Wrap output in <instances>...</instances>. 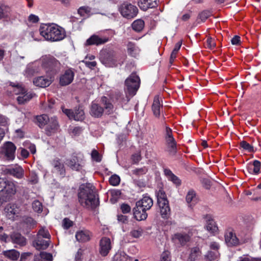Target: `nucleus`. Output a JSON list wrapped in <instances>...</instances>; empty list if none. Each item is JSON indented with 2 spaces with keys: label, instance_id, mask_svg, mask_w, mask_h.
Listing matches in <instances>:
<instances>
[{
  "label": "nucleus",
  "instance_id": "nucleus-13",
  "mask_svg": "<svg viewBox=\"0 0 261 261\" xmlns=\"http://www.w3.org/2000/svg\"><path fill=\"white\" fill-rule=\"evenodd\" d=\"M112 248L111 240L107 237H103L99 242V251L103 256H107Z\"/></svg>",
  "mask_w": 261,
  "mask_h": 261
},
{
  "label": "nucleus",
  "instance_id": "nucleus-39",
  "mask_svg": "<svg viewBox=\"0 0 261 261\" xmlns=\"http://www.w3.org/2000/svg\"><path fill=\"white\" fill-rule=\"evenodd\" d=\"M77 13L82 17H88L91 14V9L87 6L81 7L78 9Z\"/></svg>",
  "mask_w": 261,
  "mask_h": 261
},
{
  "label": "nucleus",
  "instance_id": "nucleus-11",
  "mask_svg": "<svg viewBox=\"0 0 261 261\" xmlns=\"http://www.w3.org/2000/svg\"><path fill=\"white\" fill-rule=\"evenodd\" d=\"M63 112L69 119H73L75 121H82L85 118V113L81 108L75 109L74 112L69 109H63Z\"/></svg>",
  "mask_w": 261,
  "mask_h": 261
},
{
  "label": "nucleus",
  "instance_id": "nucleus-26",
  "mask_svg": "<svg viewBox=\"0 0 261 261\" xmlns=\"http://www.w3.org/2000/svg\"><path fill=\"white\" fill-rule=\"evenodd\" d=\"M138 4L140 8L143 11L154 8L157 5L156 0H139Z\"/></svg>",
  "mask_w": 261,
  "mask_h": 261
},
{
  "label": "nucleus",
  "instance_id": "nucleus-37",
  "mask_svg": "<svg viewBox=\"0 0 261 261\" xmlns=\"http://www.w3.org/2000/svg\"><path fill=\"white\" fill-rule=\"evenodd\" d=\"M36 237L39 238H42L47 240L49 239V240L51 239V236L45 227H41L37 232Z\"/></svg>",
  "mask_w": 261,
  "mask_h": 261
},
{
  "label": "nucleus",
  "instance_id": "nucleus-25",
  "mask_svg": "<svg viewBox=\"0 0 261 261\" xmlns=\"http://www.w3.org/2000/svg\"><path fill=\"white\" fill-rule=\"evenodd\" d=\"M92 233L88 230H82L76 232L75 238L77 241L84 243L90 241Z\"/></svg>",
  "mask_w": 261,
  "mask_h": 261
},
{
  "label": "nucleus",
  "instance_id": "nucleus-22",
  "mask_svg": "<svg viewBox=\"0 0 261 261\" xmlns=\"http://www.w3.org/2000/svg\"><path fill=\"white\" fill-rule=\"evenodd\" d=\"M100 101L101 105L103 106V108L106 110V112L107 114H110L114 112L115 111V107L113 104V99L103 96L101 97Z\"/></svg>",
  "mask_w": 261,
  "mask_h": 261
},
{
  "label": "nucleus",
  "instance_id": "nucleus-29",
  "mask_svg": "<svg viewBox=\"0 0 261 261\" xmlns=\"http://www.w3.org/2000/svg\"><path fill=\"white\" fill-rule=\"evenodd\" d=\"M35 94L27 90L23 94H21L17 97V101L19 105H23L29 101Z\"/></svg>",
  "mask_w": 261,
  "mask_h": 261
},
{
  "label": "nucleus",
  "instance_id": "nucleus-16",
  "mask_svg": "<svg viewBox=\"0 0 261 261\" xmlns=\"http://www.w3.org/2000/svg\"><path fill=\"white\" fill-rule=\"evenodd\" d=\"M7 174L14 176L18 179H21L23 177L24 170L19 165H16L13 167H11L6 169Z\"/></svg>",
  "mask_w": 261,
  "mask_h": 261
},
{
  "label": "nucleus",
  "instance_id": "nucleus-63",
  "mask_svg": "<svg viewBox=\"0 0 261 261\" xmlns=\"http://www.w3.org/2000/svg\"><path fill=\"white\" fill-rule=\"evenodd\" d=\"M207 47L209 48H213L215 47V43L214 40L212 38H208L206 40Z\"/></svg>",
  "mask_w": 261,
  "mask_h": 261
},
{
  "label": "nucleus",
  "instance_id": "nucleus-60",
  "mask_svg": "<svg viewBox=\"0 0 261 261\" xmlns=\"http://www.w3.org/2000/svg\"><path fill=\"white\" fill-rule=\"evenodd\" d=\"M72 225V222L68 218H64L63 220V226L67 229Z\"/></svg>",
  "mask_w": 261,
  "mask_h": 261
},
{
  "label": "nucleus",
  "instance_id": "nucleus-10",
  "mask_svg": "<svg viewBox=\"0 0 261 261\" xmlns=\"http://www.w3.org/2000/svg\"><path fill=\"white\" fill-rule=\"evenodd\" d=\"M162 98L159 95H155L154 97L151 106V111L153 116L156 118H160L163 113Z\"/></svg>",
  "mask_w": 261,
  "mask_h": 261
},
{
  "label": "nucleus",
  "instance_id": "nucleus-6",
  "mask_svg": "<svg viewBox=\"0 0 261 261\" xmlns=\"http://www.w3.org/2000/svg\"><path fill=\"white\" fill-rule=\"evenodd\" d=\"M119 11L121 15L128 19L135 18L138 13V9L130 3H124L119 7Z\"/></svg>",
  "mask_w": 261,
  "mask_h": 261
},
{
  "label": "nucleus",
  "instance_id": "nucleus-57",
  "mask_svg": "<svg viewBox=\"0 0 261 261\" xmlns=\"http://www.w3.org/2000/svg\"><path fill=\"white\" fill-rule=\"evenodd\" d=\"M8 14L6 11V7L5 6H0V19L7 17Z\"/></svg>",
  "mask_w": 261,
  "mask_h": 261
},
{
  "label": "nucleus",
  "instance_id": "nucleus-30",
  "mask_svg": "<svg viewBox=\"0 0 261 261\" xmlns=\"http://www.w3.org/2000/svg\"><path fill=\"white\" fill-rule=\"evenodd\" d=\"M172 239L175 243H179L182 246L189 241L190 237L186 233H177L173 236Z\"/></svg>",
  "mask_w": 261,
  "mask_h": 261
},
{
  "label": "nucleus",
  "instance_id": "nucleus-18",
  "mask_svg": "<svg viewBox=\"0 0 261 261\" xmlns=\"http://www.w3.org/2000/svg\"><path fill=\"white\" fill-rule=\"evenodd\" d=\"M104 108L99 104L92 102L90 107V114L95 118L101 117L103 113Z\"/></svg>",
  "mask_w": 261,
  "mask_h": 261
},
{
  "label": "nucleus",
  "instance_id": "nucleus-32",
  "mask_svg": "<svg viewBox=\"0 0 261 261\" xmlns=\"http://www.w3.org/2000/svg\"><path fill=\"white\" fill-rule=\"evenodd\" d=\"M260 168V162L255 160L252 164H249L247 165V170L249 173L257 174L259 172Z\"/></svg>",
  "mask_w": 261,
  "mask_h": 261
},
{
  "label": "nucleus",
  "instance_id": "nucleus-23",
  "mask_svg": "<svg viewBox=\"0 0 261 261\" xmlns=\"http://www.w3.org/2000/svg\"><path fill=\"white\" fill-rule=\"evenodd\" d=\"M160 208L161 216L163 219H168L171 214V210L169 204V201L158 203Z\"/></svg>",
  "mask_w": 261,
  "mask_h": 261
},
{
  "label": "nucleus",
  "instance_id": "nucleus-38",
  "mask_svg": "<svg viewBox=\"0 0 261 261\" xmlns=\"http://www.w3.org/2000/svg\"><path fill=\"white\" fill-rule=\"evenodd\" d=\"M132 27L134 31L140 32L144 27V22L141 19L136 20L133 22Z\"/></svg>",
  "mask_w": 261,
  "mask_h": 261
},
{
  "label": "nucleus",
  "instance_id": "nucleus-44",
  "mask_svg": "<svg viewBox=\"0 0 261 261\" xmlns=\"http://www.w3.org/2000/svg\"><path fill=\"white\" fill-rule=\"evenodd\" d=\"M32 208L35 212L41 213L42 212L43 206L39 200H35L32 203Z\"/></svg>",
  "mask_w": 261,
  "mask_h": 261
},
{
  "label": "nucleus",
  "instance_id": "nucleus-1",
  "mask_svg": "<svg viewBox=\"0 0 261 261\" xmlns=\"http://www.w3.org/2000/svg\"><path fill=\"white\" fill-rule=\"evenodd\" d=\"M95 187L90 183L83 184L79 188V201L81 204L86 207L94 208L98 205Z\"/></svg>",
  "mask_w": 261,
  "mask_h": 261
},
{
  "label": "nucleus",
  "instance_id": "nucleus-31",
  "mask_svg": "<svg viewBox=\"0 0 261 261\" xmlns=\"http://www.w3.org/2000/svg\"><path fill=\"white\" fill-rule=\"evenodd\" d=\"M164 172L169 180L171 181L177 186L180 185L181 180L177 176L174 175L170 169H165Z\"/></svg>",
  "mask_w": 261,
  "mask_h": 261
},
{
  "label": "nucleus",
  "instance_id": "nucleus-64",
  "mask_svg": "<svg viewBox=\"0 0 261 261\" xmlns=\"http://www.w3.org/2000/svg\"><path fill=\"white\" fill-rule=\"evenodd\" d=\"M83 250L82 249H79L75 255V261H82V256Z\"/></svg>",
  "mask_w": 261,
  "mask_h": 261
},
{
  "label": "nucleus",
  "instance_id": "nucleus-12",
  "mask_svg": "<svg viewBox=\"0 0 261 261\" xmlns=\"http://www.w3.org/2000/svg\"><path fill=\"white\" fill-rule=\"evenodd\" d=\"M225 242L228 246H234L245 241L238 238L232 230H228L225 234Z\"/></svg>",
  "mask_w": 261,
  "mask_h": 261
},
{
  "label": "nucleus",
  "instance_id": "nucleus-19",
  "mask_svg": "<svg viewBox=\"0 0 261 261\" xmlns=\"http://www.w3.org/2000/svg\"><path fill=\"white\" fill-rule=\"evenodd\" d=\"M108 40L109 39L107 38H101L98 35H93L86 40L85 45L87 46L99 45L107 42Z\"/></svg>",
  "mask_w": 261,
  "mask_h": 261
},
{
  "label": "nucleus",
  "instance_id": "nucleus-62",
  "mask_svg": "<svg viewBox=\"0 0 261 261\" xmlns=\"http://www.w3.org/2000/svg\"><path fill=\"white\" fill-rule=\"evenodd\" d=\"M18 151H20V154H21L22 158L23 159L27 158L29 155V151L27 149H25L22 147L19 148Z\"/></svg>",
  "mask_w": 261,
  "mask_h": 261
},
{
  "label": "nucleus",
  "instance_id": "nucleus-33",
  "mask_svg": "<svg viewBox=\"0 0 261 261\" xmlns=\"http://www.w3.org/2000/svg\"><path fill=\"white\" fill-rule=\"evenodd\" d=\"M127 49L128 54L134 57H136L139 54L140 51V49L136 44L132 42H128Z\"/></svg>",
  "mask_w": 261,
  "mask_h": 261
},
{
  "label": "nucleus",
  "instance_id": "nucleus-42",
  "mask_svg": "<svg viewBox=\"0 0 261 261\" xmlns=\"http://www.w3.org/2000/svg\"><path fill=\"white\" fill-rule=\"evenodd\" d=\"M181 44V41H179L175 44L174 48L170 55V62L171 63H172L173 62L174 60L176 58L177 53L178 51L179 50Z\"/></svg>",
  "mask_w": 261,
  "mask_h": 261
},
{
  "label": "nucleus",
  "instance_id": "nucleus-3",
  "mask_svg": "<svg viewBox=\"0 0 261 261\" xmlns=\"http://www.w3.org/2000/svg\"><path fill=\"white\" fill-rule=\"evenodd\" d=\"M152 205V199L148 196H143L136 202V206L133 208L135 219L138 221L145 220L147 217L146 211L150 210Z\"/></svg>",
  "mask_w": 261,
  "mask_h": 261
},
{
  "label": "nucleus",
  "instance_id": "nucleus-56",
  "mask_svg": "<svg viewBox=\"0 0 261 261\" xmlns=\"http://www.w3.org/2000/svg\"><path fill=\"white\" fill-rule=\"evenodd\" d=\"M211 13L208 11H203L199 14V18L204 21L210 16Z\"/></svg>",
  "mask_w": 261,
  "mask_h": 261
},
{
  "label": "nucleus",
  "instance_id": "nucleus-27",
  "mask_svg": "<svg viewBox=\"0 0 261 261\" xmlns=\"http://www.w3.org/2000/svg\"><path fill=\"white\" fill-rule=\"evenodd\" d=\"M10 238L14 244H16L20 246H24L26 244L25 238L18 232L12 233Z\"/></svg>",
  "mask_w": 261,
  "mask_h": 261
},
{
  "label": "nucleus",
  "instance_id": "nucleus-14",
  "mask_svg": "<svg viewBox=\"0 0 261 261\" xmlns=\"http://www.w3.org/2000/svg\"><path fill=\"white\" fill-rule=\"evenodd\" d=\"M59 128V125L56 117L50 118L45 128L46 134L49 136L57 132Z\"/></svg>",
  "mask_w": 261,
  "mask_h": 261
},
{
  "label": "nucleus",
  "instance_id": "nucleus-46",
  "mask_svg": "<svg viewBox=\"0 0 261 261\" xmlns=\"http://www.w3.org/2000/svg\"><path fill=\"white\" fill-rule=\"evenodd\" d=\"M200 254V251L198 247H194L191 249L189 258L191 260H194Z\"/></svg>",
  "mask_w": 261,
  "mask_h": 261
},
{
  "label": "nucleus",
  "instance_id": "nucleus-43",
  "mask_svg": "<svg viewBox=\"0 0 261 261\" xmlns=\"http://www.w3.org/2000/svg\"><path fill=\"white\" fill-rule=\"evenodd\" d=\"M240 147L244 150L249 152H254L255 151L253 146L245 141H242L240 143Z\"/></svg>",
  "mask_w": 261,
  "mask_h": 261
},
{
  "label": "nucleus",
  "instance_id": "nucleus-9",
  "mask_svg": "<svg viewBox=\"0 0 261 261\" xmlns=\"http://www.w3.org/2000/svg\"><path fill=\"white\" fill-rule=\"evenodd\" d=\"M74 71L72 68L65 70L60 76L59 83L61 86H65L71 84L74 76Z\"/></svg>",
  "mask_w": 261,
  "mask_h": 261
},
{
  "label": "nucleus",
  "instance_id": "nucleus-15",
  "mask_svg": "<svg viewBox=\"0 0 261 261\" xmlns=\"http://www.w3.org/2000/svg\"><path fill=\"white\" fill-rule=\"evenodd\" d=\"M3 191V194L5 195L7 198H9L14 195L17 192V186L15 182L12 181L6 180V185Z\"/></svg>",
  "mask_w": 261,
  "mask_h": 261
},
{
  "label": "nucleus",
  "instance_id": "nucleus-51",
  "mask_svg": "<svg viewBox=\"0 0 261 261\" xmlns=\"http://www.w3.org/2000/svg\"><path fill=\"white\" fill-rule=\"evenodd\" d=\"M132 160L133 164H137L142 159L140 152H137L132 155Z\"/></svg>",
  "mask_w": 261,
  "mask_h": 261
},
{
  "label": "nucleus",
  "instance_id": "nucleus-58",
  "mask_svg": "<svg viewBox=\"0 0 261 261\" xmlns=\"http://www.w3.org/2000/svg\"><path fill=\"white\" fill-rule=\"evenodd\" d=\"M239 261H260L258 258L252 257L251 256H243L240 257L239 258Z\"/></svg>",
  "mask_w": 261,
  "mask_h": 261
},
{
  "label": "nucleus",
  "instance_id": "nucleus-5",
  "mask_svg": "<svg viewBox=\"0 0 261 261\" xmlns=\"http://www.w3.org/2000/svg\"><path fill=\"white\" fill-rule=\"evenodd\" d=\"M42 67L46 72L56 73L60 68V63L52 56H43L41 59Z\"/></svg>",
  "mask_w": 261,
  "mask_h": 261
},
{
  "label": "nucleus",
  "instance_id": "nucleus-47",
  "mask_svg": "<svg viewBox=\"0 0 261 261\" xmlns=\"http://www.w3.org/2000/svg\"><path fill=\"white\" fill-rule=\"evenodd\" d=\"M120 181V178L119 176L114 174L112 175L109 178V182L110 185L113 186H118Z\"/></svg>",
  "mask_w": 261,
  "mask_h": 261
},
{
  "label": "nucleus",
  "instance_id": "nucleus-48",
  "mask_svg": "<svg viewBox=\"0 0 261 261\" xmlns=\"http://www.w3.org/2000/svg\"><path fill=\"white\" fill-rule=\"evenodd\" d=\"M112 261H126V256L124 253H117L113 256Z\"/></svg>",
  "mask_w": 261,
  "mask_h": 261
},
{
  "label": "nucleus",
  "instance_id": "nucleus-54",
  "mask_svg": "<svg viewBox=\"0 0 261 261\" xmlns=\"http://www.w3.org/2000/svg\"><path fill=\"white\" fill-rule=\"evenodd\" d=\"M29 181L31 184L33 185L37 184L38 181V177L37 175L34 172H31L30 174Z\"/></svg>",
  "mask_w": 261,
  "mask_h": 261
},
{
  "label": "nucleus",
  "instance_id": "nucleus-8",
  "mask_svg": "<svg viewBox=\"0 0 261 261\" xmlns=\"http://www.w3.org/2000/svg\"><path fill=\"white\" fill-rule=\"evenodd\" d=\"M167 151L171 155H174L177 151L176 142L173 137L172 130L168 127L166 128L165 135Z\"/></svg>",
  "mask_w": 261,
  "mask_h": 261
},
{
  "label": "nucleus",
  "instance_id": "nucleus-53",
  "mask_svg": "<svg viewBox=\"0 0 261 261\" xmlns=\"http://www.w3.org/2000/svg\"><path fill=\"white\" fill-rule=\"evenodd\" d=\"M91 157H92V159L94 161H95L97 162H99L101 160V156H100L99 152L95 149H93L92 151Z\"/></svg>",
  "mask_w": 261,
  "mask_h": 261
},
{
  "label": "nucleus",
  "instance_id": "nucleus-61",
  "mask_svg": "<svg viewBox=\"0 0 261 261\" xmlns=\"http://www.w3.org/2000/svg\"><path fill=\"white\" fill-rule=\"evenodd\" d=\"M27 90L22 86H17L14 90V92L16 94L20 95L21 94L24 93Z\"/></svg>",
  "mask_w": 261,
  "mask_h": 261
},
{
  "label": "nucleus",
  "instance_id": "nucleus-40",
  "mask_svg": "<svg viewBox=\"0 0 261 261\" xmlns=\"http://www.w3.org/2000/svg\"><path fill=\"white\" fill-rule=\"evenodd\" d=\"M37 121L40 127H43L46 125L48 121L50 119L49 117L45 114H43L37 117Z\"/></svg>",
  "mask_w": 261,
  "mask_h": 261
},
{
  "label": "nucleus",
  "instance_id": "nucleus-41",
  "mask_svg": "<svg viewBox=\"0 0 261 261\" xmlns=\"http://www.w3.org/2000/svg\"><path fill=\"white\" fill-rule=\"evenodd\" d=\"M158 203L165 202L168 201L165 191L162 189H160L156 192Z\"/></svg>",
  "mask_w": 261,
  "mask_h": 261
},
{
  "label": "nucleus",
  "instance_id": "nucleus-49",
  "mask_svg": "<svg viewBox=\"0 0 261 261\" xmlns=\"http://www.w3.org/2000/svg\"><path fill=\"white\" fill-rule=\"evenodd\" d=\"M130 233L133 237L138 238L142 236L143 229L141 228H138L137 229H133L130 231Z\"/></svg>",
  "mask_w": 261,
  "mask_h": 261
},
{
  "label": "nucleus",
  "instance_id": "nucleus-52",
  "mask_svg": "<svg viewBox=\"0 0 261 261\" xmlns=\"http://www.w3.org/2000/svg\"><path fill=\"white\" fill-rule=\"evenodd\" d=\"M147 168L145 167L141 168H137L132 171V172L134 174H136L137 175H140L144 174H145L147 172Z\"/></svg>",
  "mask_w": 261,
  "mask_h": 261
},
{
  "label": "nucleus",
  "instance_id": "nucleus-35",
  "mask_svg": "<svg viewBox=\"0 0 261 261\" xmlns=\"http://www.w3.org/2000/svg\"><path fill=\"white\" fill-rule=\"evenodd\" d=\"M3 255L12 260H16L20 256L19 252L14 249L3 251Z\"/></svg>",
  "mask_w": 261,
  "mask_h": 261
},
{
  "label": "nucleus",
  "instance_id": "nucleus-4",
  "mask_svg": "<svg viewBox=\"0 0 261 261\" xmlns=\"http://www.w3.org/2000/svg\"><path fill=\"white\" fill-rule=\"evenodd\" d=\"M16 149L13 142H5L0 147V159L6 162L13 161L15 159Z\"/></svg>",
  "mask_w": 261,
  "mask_h": 261
},
{
  "label": "nucleus",
  "instance_id": "nucleus-34",
  "mask_svg": "<svg viewBox=\"0 0 261 261\" xmlns=\"http://www.w3.org/2000/svg\"><path fill=\"white\" fill-rule=\"evenodd\" d=\"M51 254L45 252H41L39 254L35 255L34 261H52Z\"/></svg>",
  "mask_w": 261,
  "mask_h": 261
},
{
  "label": "nucleus",
  "instance_id": "nucleus-36",
  "mask_svg": "<svg viewBox=\"0 0 261 261\" xmlns=\"http://www.w3.org/2000/svg\"><path fill=\"white\" fill-rule=\"evenodd\" d=\"M10 218H12L11 216L17 215L19 214V210L15 204H9L5 208Z\"/></svg>",
  "mask_w": 261,
  "mask_h": 261
},
{
  "label": "nucleus",
  "instance_id": "nucleus-20",
  "mask_svg": "<svg viewBox=\"0 0 261 261\" xmlns=\"http://www.w3.org/2000/svg\"><path fill=\"white\" fill-rule=\"evenodd\" d=\"M51 242L50 240L45 239L44 238L36 237V239L33 242L34 247L37 250L46 249L49 245Z\"/></svg>",
  "mask_w": 261,
  "mask_h": 261
},
{
  "label": "nucleus",
  "instance_id": "nucleus-24",
  "mask_svg": "<svg viewBox=\"0 0 261 261\" xmlns=\"http://www.w3.org/2000/svg\"><path fill=\"white\" fill-rule=\"evenodd\" d=\"M101 62L107 67L116 65L117 60L113 53H107L101 58Z\"/></svg>",
  "mask_w": 261,
  "mask_h": 261
},
{
  "label": "nucleus",
  "instance_id": "nucleus-17",
  "mask_svg": "<svg viewBox=\"0 0 261 261\" xmlns=\"http://www.w3.org/2000/svg\"><path fill=\"white\" fill-rule=\"evenodd\" d=\"M51 165L53 167V172L57 174L62 177L65 175V169L64 164L61 162L59 159L54 160L51 162Z\"/></svg>",
  "mask_w": 261,
  "mask_h": 261
},
{
  "label": "nucleus",
  "instance_id": "nucleus-21",
  "mask_svg": "<svg viewBox=\"0 0 261 261\" xmlns=\"http://www.w3.org/2000/svg\"><path fill=\"white\" fill-rule=\"evenodd\" d=\"M66 164L71 169L79 171L82 169V159L76 155H73L71 159L67 160Z\"/></svg>",
  "mask_w": 261,
  "mask_h": 261
},
{
  "label": "nucleus",
  "instance_id": "nucleus-45",
  "mask_svg": "<svg viewBox=\"0 0 261 261\" xmlns=\"http://www.w3.org/2000/svg\"><path fill=\"white\" fill-rule=\"evenodd\" d=\"M186 201L188 203L196 202V194L194 191L191 190L189 191L186 196Z\"/></svg>",
  "mask_w": 261,
  "mask_h": 261
},
{
  "label": "nucleus",
  "instance_id": "nucleus-2",
  "mask_svg": "<svg viewBox=\"0 0 261 261\" xmlns=\"http://www.w3.org/2000/svg\"><path fill=\"white\" fill-rule=\"evenodd\" d=\"M39 32L45 40L53 42L61 41L66 37L64 29L55 23L41 24Z\"/></svg>",
  "mask_w": 261,
  "mask_h": 261
},
{
  "label": "nucleus",
  "instance_id": "nucleus-28",
  "mask_svg": "<svg viewBox=\"0 0 261 261\" xmlns=\"http://www.w3.org/2000/svg\"><path fill=\"white\" fill-rule=\"evenodd\" d=\"M34 84L37 87L44 88L51 84V81L43 76L35 77L33 80Z\"/></svg>",
  "mask_w": 261,
  "mask_h": 261
},
{
  "label": "nucleus",
  "instance_id": "nucleus-50",
  "mask_svg": "<svg viewBox=\"0 0 261 261\" xmlns=\"http://www.w3.org/2000/svg\"><path fill=\"white\" fill-rule=\"evenodd\" d=\"M206 229L212 233H214L218 230V227L215 225L214 222H210L206 226Z\"/></svg>",
  "mask_w": 261,
  "mask_h": 261
},
{
  "label": "nucleus",
  "instance_id": "nucleus-55",
  "mask_svg": "<svg viewBox=\"0 0 261 261\" xmlns=\"http://www.w3.org/2000/svg\"><path fill=\"white\" fill-rule=\"evenodd\" d=\"M160 261H171L170 253L168 251H164L161 254Z\"/></svg>",
  "mask_w": 261,
  "mask_h": 261
},
{
  "label": "nucleus",
  "instance_id": "nucleus-59",
  "mask_svg": "<svg viewBox=\"0 0 261 261\" xmlns=\"http://www.w3.org/2000/svg\"><path fill=\"white\" fill-rule=\"evenodd\" d=\"M120 208L123 214L128 213L131 210L130 206L128 204L125 203L122 204L120 206Z\"/></svg>",
  "mask_w": 261,
  "mask_h": 261
},
{
  "label": "nucleus",
  "instance_id": "nucleus-7",
  "mask_svg": "<svg viewBox=\"0 0 261 261\" xmlns=\"http://www.w3.org/2000/svg\"><path fill=\"white\" fill-rule=\"evenodd\" d=\"M140 80L139 77L135 73H132L125 81L127 92L132 95L136 94L140 87Z\"/></svg>",
  "mask_w": 261,
  "mask_h": 261
}]
</instances>
